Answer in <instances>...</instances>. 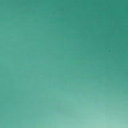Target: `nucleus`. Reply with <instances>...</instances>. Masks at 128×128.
<instances>
[{"mask_svg":"<svg viewBox=\"0 0 128 128\" xmlns=\"http://www.w3.org/2000/svg\"><path fill=\"white\" fill-rule=\"evenodd\" d=\"M128 66V64H127V66Z\"/></svg>","mask_w":128,"mask_h":128,"instance_id":"nucleus-1","label":"nucleus"},{"mask_svg":"<svg viewBox=\"0 0 128 128\" xmlns=\"http://www.w3.org/2000/svg\"><path fill=\"white\" fill-rule=\"evenodd\" d=\"M127 64H128V63H127Z\"/></svg>","mask_w":128,"mask_h":128,"instance_id":"nucleus-2","label":"nucleus"}]
</instances>
